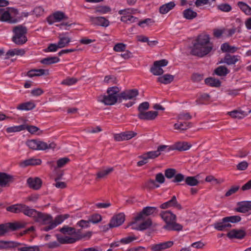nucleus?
Here are the masks:
<instances>
[{"mask_svg":"<svg viewBox=\"0 0 251 251\" xmlns=\"http://www.w3.org/2000/svg\"><path fill=\"white\" fill-rule=\"evenodd\" d=\"M59 231L64 234H68L69 235H74L76 233V230L74 227L67 226H64L60 228Z\"/></svg>","mask_w":251,"mask_h":251,"instance_id":"38","label":"nucleus"},{"mask_svg":"<svg viewBox=\"0 0 251 251\" xmlns=\"http://www.w3.org/2000/svg\"><path fill=\"white\" fill-rule=\"evenodd\" d=\"M162 250L171 248L174 245L173 241H167L158 244Z\"/></svg>","mask_w":251,"mask_h":251,"instance_id":"58","label":"nucleus"},{"mask_svg":"<svg viewBox=\"0 0 251 251\" xmlns=\"http://www.w3.org/2000/svg\"><path fill=\"white\" fill-rule=\"evenodd\" d=\"M171 206L175 207L178 210H181L182 208L181 205L177 202L175 196L172 198L171 200L162 204L160 207L162 209H166Z\"/></svg>","mask_w":251,"mask_h":251,"instance_id":"19","label":"nucleus"},{"mask_svg":"<svg viewBox=\"0 0 251 251\" xmlns=\"http://www.w3.org/2000/svg\"><path fill=\"white\" fill-rule=\"evenodd\" d=\"M176 173V170L174 169H167L165 171V176L168 178H172L175 176Z\"/></svg>","mask_w":251,"mask_h":251,"instance_id":"56","label":"nucleus"},{"mask_svg":"<svg viewBox=\"0 0 251 251\" xmlns=\"http://www.w3.org/2000/svg\"><path fill=\"white\" fill-rule=\"evenodd\" d=\"M156 210V208L155 207L147 206L145 207L142 211L139 213L134 218V221L132 222L130 225H134L138 221L144 220L146 216L151 215Z\"/></svg>","mask_w":251,"mask_h":251,"instance_id":"7","label":"nucleus"},{"mask_svg":"<svg viewBox=\"0 0 251 251\" xmlns=\"http://www.w3.org/2000/svg\"><path fill=\"white\" fill-rule=\"evenodd\" d=\"M34 221L42 225H47L51 222L52 216L49 214L38 211Z\"/></svg>","mask_w":251,"mask_h":251,"instance_id":"11","label":"nucleus"},{"mask_svg":"<svg viewBox=\"0 0 251 251\" xmlns=\"http://www.w3.org/2000/svg\"><path fill=\"white\" fill-rule=\"evenodd\" d=\"M102 220L101 216L99 214H95L92 215L88 219L90 223L97 224Z\"/></svg>","mask_w":251,"mask_h":251,"instance_id":"49","label":"nucleus"},{"mask_svg":"<svg viewBox=\"0 0 251 251\" xmlns=\"http://www.w3.org/2000/svg\"><path fill=\"white\" fill-rule=\"evenodd\" d=\"M60 59L56 56L48 57L42 59L40 62L44 65H49L53 63L58 62Z\"/></svg>","mask_w":251,"mask_h":251,"instance_id":"37","label":"nucleus"},{"mask_svg":"<svg viewBox=\"0 0 251 251\" xmlns=\"http://www.w3.org/2000/svg\"><path fill=\"white\" fill-rule=\"evenodd\" d=\"M9 230H16L18 229L25 226L26 223L25 222L8 223Z\"/></svg>","mask_w":251,"mask_h":251,"instance_id":"34","label":"nucleus"},{"mask_svg":"<svg viewBox=\"0 0 251 251\" xmlns=\"http://www.w3.org/2000/svg\"><path fill=\"white\" fill-rule=\"evenodd\" d=\"M218 9L222 11L228 12L231 11V7L227 3H222L218 6Z\"/></svg>","mask_w":251,"mask_h":251,"instance_id":"57","label":"nucleus"},{"mask_svg":"<svg viewBox=\"0 0 251 251\" xmlns=\"http://www.w3.org/2000/svg\"><path fill=\"white\" fill-rule=\"evenodd\" d=\"M48 150V144L43 141L38 140L37 151Z\"/></svg>","mask_w":251,"mask_h":251,"instance_id":"63","label":"nucleus"},{"mask_svg":"<svg viewBox=\"0 0 251 251\" xmlns=\"http://www.w3.org/2000/svg\"><path fill=\"white\" fill-rule=\"evenodd\" d=\"M35 107V104L34 102L28 101L22 103L18 105L17 109L20 110H30Z\"/></svg>","mask_w":251,"mask_h":251,"instance_id":"27","label":"nucleus"},{"mask_svg":"<svg viewBox=\"0 0 251 251\" xmlns=\"http://www.w3.org/2000/svg\"><path fill=\"white\" fill-rule=\"evenodd\" d=\"M42 163V160L40 159H36L31 158L24 160L21 164V165L26 167L27 166H36L40 165Z\"/></svg>","mask_w":251,"mask_h":251,"instance_id":"26","label":"nucleus"},{"mask_svg":"<svg viewBox=\"0 0 251 251\" xmlns=\"http://www.w3.org/2000/svg\"><path fill=\"white\" fill-rule=\"evenodd\" d=\"M136 20L137 18L136 17L129 15H124L121 18V21L126 23H128V22L134 23Z\"/></svg>","mask_w":251,"mask_h":251,"instance_id":"50","label":"nucleus"},{"mask_svg":"<svg viewBox=\"0 0 251 251\" xmlns=\"http://www.w3.org/2000/svg\"><path fill=\"white\" fill-rule=\"evenodd\" d=\"M226 235L229 239H231L234 238L241 239L245 236L246 232L242 229H233L229 231L227 233Z\"/></svg>","mask_w":251,"mask_h":251,"instance_id":"15","label":"nucleus"},{"mask_svg":"<svg viewBox=\"0 0 251 251\" xmlns=\"http://www.w3.org/2000/svg\"><path fill=\"white\" fill-rule=\"evenodd\" d=\"M198 176H187L185 179L186 184L190 186H197L200 182L197 179V177Z\"/></svg>","mask_w":251,"mask_h":251,"instance_id":"36","label":"nucleus"},{"mask_svg":"<svg viewBox=\"0 0 251 251\" xmlns=\"http://www.w3.org/2000/svg\"><path fill=\"white\" fill-rule=\"evenodd\" d=\"M14 178L11 175L4 173H0V186L5 187L13 181Z\"/></svg>","mask_w":251,"mask_h":251,"instance_id":"20","label":"nucleus"},{"mask_svg":"<svg viewBox=\"0 0 251 251\" xmlns=\"http://www.w3.org/2000/svg\"><path fill=\"white\" fill-rule=\"evenodd\" d=\"M113 170V168L111 167L99 171L97 173V177L99 179L103 178L110 174Z\"/></svg>","mask_w":251,"mask_h":251,"instance_id":"42","label":"nucleus"},{"mask_svg":"<svg viewBox=\"0 0 251 251\" xmlns=\"http://www.w3.org/2000/svg\"><path fill=\"white\" fill-rule=\"evenodd\" d=\"M137 135V133L134 131L126 130L120 133L114 134L113 137L115 141L117 142H122L129 140L136 137Z\"/></svg>","mask_w":251,"mask_h":251,"instance_id":"6","label":"nucleus"},{"mask_svg":"<svg viewBox=\"0 0 251 251\" xmlns=\"http://www.w3.org/2000/svg\"><path fill=\"white\" fill-rule=\"evenodd\" d=\"M168 63V61L166 59L156 61L151 68V72L155 75H161L164 73L162 67L167 66Z\"/></svg>","mask_w":251,"mask_h":251,"instance_id":"8","label":"nucleus"},{"mask_svg":"<svg viewBox=\"0 0 251 251\" xmlns=\"http://www.w3.org/2000/svg\"><path fill=\"white\" fill-rule=\"evenodd\" d=\"M69 161L70 159L68 157H63L59 159L56 161V166L54 167V169L62 168Z\"/></svg>","mask_w":251,"mask_h":251,"instance_id":"43","label":"nucleus"},{"mask_svg":"<svg viewBox=\"0 0 251 251\" xmlns=\"http://www.w3.org/2000/svg\"><path fill=\"white\" fill-rule=\"evenodd\" d=\"M151 225V219L149 218L144 221L137 226L133 227L132 228L139 230H143L150 227Z\"/></svg>","mask_w":251,"mask_h":251,"instance_id":"29","label":"nucleus"},{"mask_svg":"<svg viewBox=\"0 0 251 251\" xmlns=\"http://www.w3.org/2000/svg\"><path fill=\"white\" fill-rule=\"evenodd\" d=\"M205 82L206 84L211 87H220L221 85L220 81L216 78L213 77L207 78L205 79Z\"/></svg>","mask_w":251,"mask_h":251,"instance_id":"39","label":"nucleus"},{"mask_svg":"<svg viewBox=\"0 0 251 251\" xmlns=\"http://www.w3.org/2000/svg\"><path fill=\"white\" fill-rule=\"evenodd\" d=\"M23 204H14L6 207V210L14 213H19L22 212Z\"/></svg>","mask_w":251,"mask_h":251,"instance_id":"32","label":"nucleus"},{"mask_svg":"<svg viewBox=\"0 0 251 251\" xmlns=\"http://www.w3.org/2000/svg\"><path fill=\"white\" fill-rule=\"evenodd\" d=\"M192 118V116L189 113H181L177 116V119L179 120L187 121L190 120Z\"/></svg>","mask_w":251,"mask_h":251,"instance_id":"59","label":"nucleus"},{"mask_svg":"<svg viewBox=\"0 0 251 251\" xmlns=\"http://www.w3.org/2000/svg\"><path fill=\"white\" fill-rule=\"evenodd\" d=\"M58 49H59L58 44H50L47 49L44 50V51L46 52H54L56 51Z\"/></svg>","mask_w":251,"mask_h":251,"instance_id":"60","label":"nucleus"},{"mask_svg":"<svg viewBox=\"0 0 251 251\" xmlns=\"http://www.w3.org/2000/svg\"><path fill=\"white\" fill-rule=\"evenodd\" d=\"M125 221V215L123 213L114 215L109 223V228L118 227L122 225Z\"/></svg>","mask_w":251,"mask_h":251,"instance_id":"10","label":"nucleus"},{"mask_svg":"<svg viewBox=\"0 0 251 251\" xmlns=\"http://www.w3.org/2000/svg\"><path fill=\"white\" fill-rule=\"evenodd\" d=\"M59 41L57 43L59 48H63L68 46L71 42V38L68 36L67 33H62L58 35Z\"/></svg>","mask_w":251,"mask_h":251,"instance_id":"14","label":"nucleus"},{"mask_svg":"<svg viewBox=\"0 0 251 251\" xmlns=\"http://www.w3.org/2000/svg\"><path fill=\"white\" fill-rule=\"evenodd\" d=\"M0 20L2 22H7L11 24L16 23L18 21L17 19L13 18L11 16L8 10L2 13Z\"/></svg>","mask_w":251,"mask_h":251,"instance_id":"24","label":"nucleus"},{"mask_svg":"<svg viewBox=\"0 0 251 251\" xmlns=\"http://www.w3.org/2000/svg\"><path fill=\"white\" fill-rule=\"evenodd\" d=\"M25 128L31 134H34L40 130L38 127L34 126H25Z\"/></svg>","mask_w":251,"mask_h":251,"instance_id":"64","label":"nucleus"},{"mask_svg":"<svg viewBox=\"0 0 251 251\" xmlns=\"http://www.w3.org/2000/svg\"><path fill=\"white\" fill-rule=\"evenodd\" d=\"M214 228L219 231H224L227 230L228 228L226 227L225 225L223 224L222 221L219 222H217L214 224Z\"/></svg>","mask_w":251,"mask_h":251,"instance_id":"53","label":"nucleus"},{"mask_svg":"<svg viewBox=\"0 0 251 251\" xmlns=\"http://www.w3.org/2000/svg\"><path fill=\"white\" fill-rule=\"evenodd\" d=\"M19 251H40V248L37 246H24L18 249Z\"/></svg>","mask_w":251,"mask_h":251,"instance_id":"47","label":"nucleus"},{"mask_svg":"<svg viewBox=\"0 0 251 251\" xmlns=\"http://www.w3.org/2000/svg\"><path fill=\"white\" fill-rule=\"evenodd\" d=\"M26 145L31 150L37 151L38 140L35 139L28 140L26 141Z\"/></svg>","mask_w":251,"mask_h":251,"instance_id":"46","label":"nucleus"},{"mask_svg":"<svg viewBox=\"0 0 251 251\" xmlns=\"http://www.w3.org/2000/svg\"><path fill=\"white\" fill-rule=\"evenodd\" d=\"M49 75V71L44 69H33L29 71L27 73V75L30 77Z\"/></svg>","mask_w":251,"mask_h":251,"instance_id":"22","label":"nucleus"},{"mask_svg":"<svg viewBox=\"0 0 251 251\" xmlns=\"http://www.w3.org/2000/svg\"><path fill=\"white\" fill-rule=\"evenodd\" d=\"M158 115L157 111H149L144 112L141 114H138V117L142 120L152 121L157 117Z\"/></svg>","mask_w":251,"mask_h":251,"instance_id":"17","label":"nucleus"},{"mask_svg":"<svg viewBox=\"0 0 251 251\" xmlns=\"http://www.w3.org/2000/svg\"><path fill=\"white\" fill-rule=\"evenodd\" d=\"M126 49V45L124 43H117L114 48L113 50L116 52L125 51Z\"/></svg>","mask_w":251,"mask_h":251,"instance_id":"54","label":"nucleus"},{"mask_svg":"<svg viewBox=\"0 0 251 251\" xmlns=\"http://www.w3.org/2000/svg\"><path fill=\"white\" fill-rule=\"evenodd\" d=\"M25 129V125H20L7 127L6 130L8 133H12L20 131Z\"/></svg>","mask_w":251,"mask_h":251,"instance_id":"45","label":"nucleus"},{"mask_svg":"<svg viewBox=\"0 0 251 251\" xmlns=\"http://www.w3.org/2000/svg\"><path fill=\"white\" fill-rule=\"evenodd\" d=\"M239 60L236 55H231L229 54H226L225 56L220 62V63H225L228 65L235 64Z\"/></svg>","mask_w":251,"mask_h":251,"instance_id":"21","label":"nucleus"},{"mask_svg":"<svg viewBox=\"0 0 251 251\" xmlns=\"http://www.w3.org/2000/svg\"><path fill=\"white\" fill-rule=\"evenodd\" d=\"M149 108L150 103L148 102L145 101L140 103L138 107V110L139 111L138 114H141L144 112H146Z\"/></svg>","mask_w":251,"mask_h":251,"instance_id":"44","label":"nucleus"},{"mask_svg":"<svg viewBox=\"0 0 251 251\" xmlns=\"http://www.w3.org/2000/svg\"><path fill=\"white\" fill-rule=\"evenodd\" d=\"M53 19L56 21H60L62 19H67L68 18L62 12L57 11L53 14Z\"/></svg>","mask_w":251,"mask_h":251,"instance_id":"48","label":"nucleus"},{"mask_svg":"<svg viewBox=\"0 0 251 251\" xmlns=\"http://www.w3.org/2000/svg\"><path fill=\"white\" fill-rule=\"evenodd\" d=\"M213 48V45L210 41L209 35L201 34L195 41L190 53L192 55L202 57L210 53Z\"/></svg>","mask_w":251,"mask_h":251,"instance_id":"1","label":"nucleus"},{"mask_svg":"<svg viewBox=\"0 0 251 251\" xmlns=\"http://www.w3.org/2000/svg\"><path fill=\"white\" fill-rule=\"evenodd\" d=\"M111 11V8L108 6H98L96 9V12L105 14Z\"/></svg>","mask_w":251,"mask_h":251,"instance_id":"52","label":"nucleus"},{"mask_svg":"<svg viewBox=\"0 0 251 251\" xmlns=\"http://www.w3.org/2000/svg\"><path fill=\"white\" fill-rule=\"evenodd\" d=\"M38 212L34 209L31 208L25 204L24 205L22 213L27 216L32 218L34 220L35 219Z\"/></svg>","mask_w":251,"mask_h":251,"instance_id":"23","label":"nucleus"},{"mask_svg":"<svg viewBox=\"0 0 251 251\" xmlns=\"http://www.w3.org/2000/svg\"><path fill=\"white\" fill-rule=\"evenodd\" d=\"M92 235V232L90 231H87L83 234H77L76 237H72L68 236H63L59 234H56L55 236L58 242L61 244H73L77 241L80 240L83 238H90Z\"/></svg>","mask_w":251,"mask_h":251,"instance_id":"5","label":"nucleus"},{"mask_svg":"<svg viewBox=\"0 0 251 251\" xmlns=\"http://www.w3.org/2000/svg\"><path fill=\"white\" fill-rule=\"evenodd\" d=\"M176 5L174 1H171L167 3L164 4L161 6L159 8V12L161 14L167 13L171 10L173 9Z\"/></svg>","mask_w":251,"mask_h":251,"instance_id":"25","label":"nucleus"},{"mask_svg":"<svg viewBox=\"0 0 251 251\" xmlns=\"http://www.w3.org/2000/svg\"><path fill=\"white\" fill-rule=\"evenodd\" d=\"M77 80L75 78H67L61 82V84L70 86L75 84Z\"/></svg>","mask_w":251,"mask_h":251,"instance_id":"55","label":"nucleus"},{"mask_svg":"<svg viewBox=\"0 0 251 251\" xmlns=\"http://www.w3.org/2000/svg\"><path fill=\"white\" fill-rule=\"evenodd\" d=\"M174 79V75L170 74H166L158 77L157 81L161 83L167 84L173 82Z\"/></svg>","mask_w":251,"mask_h":251,"instance_id":"28","label":"nucleus"},{"mask_svg":"<svg viewBox=\"0 0 251 251\" xmlns=\"http://www.w3.org/2000/svg\"><path fill=\"white\" fill-rule=\"evenodd\" d=\"M191 123L179 122L174 124V129L180 131H185L191 127Z\"/></svg>","mask_w":251,"mask_h":251,"instance_id":"31","label":"nucleus"},{"mask_svg":"<svg viewBox=\"0 0 251 251\" xmlns=\"http://www.w3.org/2000/svg\"><path fill=\"white\" fill-rule=\"evenodd\" d=\"M27 183L30 188L37 190L41 187L42 181L38 177H29L27 180Z\"/></svg>","mask_w":251,"mask_h":251,"instance_id":"16","label":"nucleus"},{"mask_svg":"<svg viewBox=\"0 0 251 251\" xmlns=\"http://www.w3.org/2000/svg\"><path fill=\"white\" fill-rule=\"evenodd\" d=\"M183 16L187 20H191L197 17V13L191 8H188L183 11Z\"/></svg>","mask_w":251,"mask_h":251,"instance_id":"30","label":"nucleus"},{"mask_svg":"<svg viewBox=\"0 0 251 251\" xmlns=\"http://www.w3.org/2000/svg\"><path fill=\"white\" fill-rule=\"evenodd\" d=\"M249 164L246 161H242L239 163L237 166L236 168L239 171H245L248 167Z\"/></svg>","mask_w":251,"mask_h":251,"instance_id":"61","label":"nucleus"},{"mask_svg":"<svg viewBox=\"0 0 251 251\" xmlns=\"http://www.w3.org/2000/svg\"><path fill=\"white\" fill-rule=\"evenodd\" d=\"M120 89L117 86L109 87L106 91V95L99 96L98 101L106 105H112L120 102Z\"/></svg>","mask_w":251,"mask_h":251,"instance_id":"2","label":"nucleus"},{"mask_svg":"<svg viewBox=\"0 0 251 251\" xmlns=\"http://www.w3.org/2000/svg\"><path fill=\"white\" fill-rule=\"evenodd\" d=\"M239 186H232L225 194L226 197H229L235 193L239 189Z\"/></svg>","mask_w":251,"mask_h":251,"instance_id":"62","label":"nucleus"},{"mask_svg":"<svg viewBox=\"0 0 251 251\" xmlns=\"http://www.w3.org/2000/svg\"><path fill=\"white\" fill-rule=\"evenodd\" d=\"M9 231L8 223L0 225V236H4Z\"/></svg>","mask_w":251,"mask_h":251,"instance_id":"51","label":"nucleus"},{"mask_svg":"<svg viewBox=\"0 0 251 251\" xmlns=\"http://www.w3.org/2000/svg\"><path fill=\"white\" fill-rule=\"evenodd\" d=\"M139 95V91L137 89L126 90L120 93V102L123 100H135L136 97Z\"/></svg>","mask_w":251,"mask_h":251,"instance_id":"9","label":"nucleus"},{"mask_svg":"<svg viewBox=\"0 0 251 251\" xmlns=\"http://www.w3.org/2000/svg\"><path fill=\"white\" fill-rule=\"evenodd\" d=\"M227 114L234 119H241L245 116V112L243 111H238L234 110L233 111L228 112Z\"/></svg>","mask_w":251,"mask_h":251,"instance_id":"40","label":"nucleus"},{"mask_svg":"<svg viewBox=\"0 0 251 251\" xmlns=\"http://www.w3.org/2000/svg\"><path fill=\"white\" fill-rule=\"evenodd\" d=\"M90 21L92 25L107 27L109 25V21L103 17H90Z\"/></svg>","mask_w":251,"mask_h":251,"instance_id":"13","label":"nucleus"},{"mask_svg":"<svg viewBox=\"0 0 251 251\" xmlns=\"http://www.w3.org/2000/svg\"><path fill=\"white\" fill-rule=\"evenodd\" d=\"M14 35L12 38V41L18 45H22L25 43L27 39L26 34L27 29L22 25L15 26L13 28Z\"/></svg>","mask_w":251,"mask_h":251,"instance_id":"4","label":"nucleus"},{"mask_svg":"<svg viewBox=\"0 0 251 251\" xmlns=\"http://www.w3.org/2000/svg\"><path fill=\"white\" fill-rule=\"evenodd\" d=\"M191 145L186 142H178L175 144V149L179 151H183L189 150Z\"/></svg>","mask_w":251,"mask_h":251,"instance_id":"33","label":"nucleus"},{"mask_svg":"<svg viewBox=\"0 0 251 251\" xmlns=\"http://www.w3.org/2000/svg\"><path fill=\"white\" fill-rule=\"evenodd\" d=\"M237 5L246 15H251V7L247 3L242 1H239L237 3Z\"/></svg>","mask_w":251,"mask_h":251,"instance_id":"35","label":"nucleus"},{"mask_svg":"<svg viewBox=\"0 0 251 251\" xmlns=\"http://www.w3.org/2000/svg\"><path fill=\"white\" fill-rule=\"evenodd\" d=\"M160 216L166 223L163 228L167 230H182L183 226L176 223V216L170 211H162L160 214Z\"/></svg>","mask_w":251,"mask_h":251,"instance_id":"3","label":"nucleus"},{"mask_svg":"<svg viewBox=\"0 0 251 251\" xmlns=\"http://www.w3.org/2000/svg\"><path fill=\"white\" fill-rule=\"evenodd\" d=\"M251 209V201H242L237 203L235 211L238 212L246 213Z\"/></svg>","mask_w":251,"mask_h":251,"instance_id":"12","label":"nucleus"},{"mask_svg":"<svg viewBox=\"0 0 251 251\" xmlns=\"http://www.w3.org/2000/svg\"><path fill=\"white\" fill-rule=\"evenodd\" d=\"M167 146L162 145L157 147L156 151H150L146 152L150 159H154L161 155V152L165 151Z\"/></svg>","mask_w":251,"mask_h":251,"instance_id":"18","label":"nucleus"},{"mask_svg":"<svg viewBox=\"0 0 251 251\" xmlns=\"http://www.w3.org/2000/svg\"><path fill=\"white\" fill-rule=\"evenodd\" d=\"M229 72V71L227 68L223 66H219L214 70V73L217 75L221 76H226Z\"/></svg>","mask_w":251,"mask_h":251,"instance_id":"41","label":"nucleus"}]
</instances>
